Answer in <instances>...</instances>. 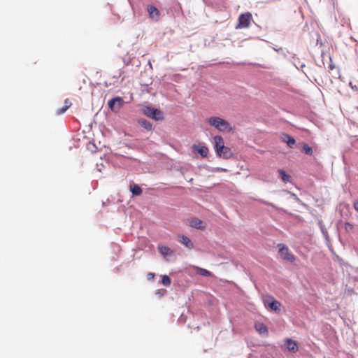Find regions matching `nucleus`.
<instances>
[{"instance_id":"423d86ee","label":"nucleus","mask_w":358,"mask_h":358,"mask_svg":"<svg viewBox=\"0 0 358 358\" xmlns=\"http://www.w3.org/2000/svg\"><path fill=\"white\" fill-rule=\"evenodd\" d=\"M252 20V15L250 13H245L241 14L238 17V23L236 26V29L247 28L250 24Z\"/></svg>"},{"instance_id":"5701e85b","label":"nucleus","mask_w":358,"mask_h":358,"mask_svg":"<svg viewBox=\"0 0 358 358\" xmlns=\"http://www.w3.org/2000/svg\"><path fill=\"white\" fill-rule=\"evenodd\" d=\"M345 229H346L347 231H348V230H352V229H353V226H352V224H350V223L347 222V223H345Z\"/></svg>"},{"instance_id":"6e6552de","label":"nucleus","mask_w":358,"mask_h":358,"mask_svg":"<svg viewBox=\"0 0 358 358\" xmlns=\"http://www.w3.org/2000/svg\"><path fill=\"white\" fill-rule=\"evenodd\" d=\"M189 225L198 229H203L206 228V224L202 220L195 217L189 220Z\"/></svg>"},{"instance_id":"f257e3e1","label":"nucleus","mask_w":358,"mask_h":358,"mask_svg":"<svg viewBox=\"0 0 358 358\" xmlns=\"http://www.w3.org/2000/svg\"><path fill=\"white\" fill-rule=\"evenodd\" d=\"M214 149L217 155L223 159H230L233 157V152L231 148L224 145V139L221 136L213 137Z\"/></svg>"},{"instance_id":"dca6fc26","label":"nucleus","mask_w":358,"mask_h":358,"mask_svg":"<svg viewBox=\"0 0 358 358\" xmlns=\"http://www.w3.org/2000/svg\"><path fill=\"white\" fill-rule=\"evenodd\" d=\"M289 148H293L296 143L295 139L289 135H285L283 139Z\"/></svg>"},{"instance_id":"aec40b11","label":"nucleus","mask_w":358,"mask_h":358,"mask_svg":"<svg viewBox=\"0 0 358 358\" xmlns=\"http://www.w3.org/2000/svg\"><path fill=\"white\" fill-rule=\"evenodd\" d=\"M278 173L281 177V179L285 182H289V179H290V176L287 174L285 173V171L282 170V169H280L278 170Z\"/></svg>"},{"instance_id":"a211bd4d","label":"nucleus","mask_w":358,"mask_h":358,"mask_svg":"<svg viewBox=\"0 0 358 358\" xmlns=\"http://www.w3.org/2000/svg\"><path fill=\"white\" fill-rule=\"evenodd\" d=\"M131 191L134 195H140L142 193L141 188L138 185L131 186Z\"/></svg>"},{"instance_id":"9d476101","label":"nucleus","mask_w":358,"mask_h":358,"mask_svg":"<svg viewBox=\"0 0 358 358\" xmlns=\"http://www.w3.org/2000/svg\"><path fill=\"white\" fill-rule=\"evenodd\" d=\"M193 149L195 150L203 157H206L209 152V150L206 146L194 145Z\"/></svg>"},{"instance_id":"9b49d317","label":"nucleus","mask_w":358,"mask_h":358,"mask_svg":"<svg viewBox=\"0 0 358 358\" xmlns=\"http://www.w3.org/2000/svg\"><path fill=\"white\" fill-rule=\"evenodd\" d=\"M148 12L149 13L150 17L152 18H158L159 16V10L154 6L149 5L147 7Z\"/></svg>"},{"instance_id":"4be33fe9","label":"nucleus","mask_w":358,"mask_h":358,"mask_svg":"<svg viewBox=\"0 0 358 358\" xmlns=\"http://www.w3.org/2000/svg\"><path fill=\"white\" fill-rule=\"evenodd\" d=\"M162 282L165 286H169L171 285V279L168 275H164L162 278Z\"/></svg>"},{"instance_id":"0eeeda50","label":"nucleus","mask_w":358,"mask_h":358,"mask_svg":"<svg viewBox=\"0 0 358 358\" xmlns=\"http://www.w3.org/2000/svg\"><path fill=\"white\" fill-rule=\"evenodd\" d=\"M285 344L286 345V347L289 351L294 353L298 352L299 346L296 341L291 338H287L285 340Z\"/></svg>"},{"instance_id":"f3484780","label":"nucleus","mask_w":358,"mask_h":358,"mask_svg":"<svg viewBox=\"0 0 358 358\" xmlns=\"http://www.w3.org/2000/svg\"><path fill=\"white\" fill-rule=\"evenodd\" d=\"M268 306L273 310L276 311L280 309V303L275 299H272L271 302H268Z\"/></svg>"},{"instance_id":"6ab92c4d","label":"nucleus","mask_w":358,"mask_h":358,"mask_svg":"<svg viewBox=\"0 0 358 358\" xmlns=\"http://www.w3.org/2000/svg\"><path fill=\"white\" fill-rule=\"evenodd\" d=\"M159 250L164 256H167L171 253V249L167 246H159Z\"/></svg>"},{"instance_id":"7ed1b4c3","label":"nucleus","mask_w":358,"mask_h":358,"mask_svg":"<svg viewBox=\"0 0 358 358\" xmlns=\"http://www.w3.org/2000/svg\"><path fill=\"white\" fill-rule=\"evenodd\" d=\"M142 112L145 116L157 121L164 119L162 111L151 106H143L142 107Z\"/></svg>"},{"instance_id":"39448f33","label":"nucleus","mask_w":358,"mask_h":358,"mask_svg":"<svg viewBox=\"0 0 358 358\" xmlns=\"http://www.w3.org/2000/svg\"><path fill=\"white\" fill-rule=\"evenodd\" d=\"M124 103L123 99L120 96H115L108 102L109 108L113 112H118Z\"/></svg>"},{"instance_id":"393cba45","label":"nucleus","mask_w":358,"mask_h":358,"mask_svg":"<svg viewBox=\"0 0 358 358\" xmlns=\"http://www.w3.org/2000/svg\"><path fill=\"white\" fill-rule=\"evenodd\" d=\"M354 208L358 211V201H356L353 203Z\"/></svg>"},{"instance_id":"f03ea898","label":"nucleus","mask_w":358,"mask_h":358,"mask_svg":"<svg viewBox=\"0 0 358 358\" xmlns=\"http://www.w3.org/2000/svg\"><path fill=\"white\" fill-rule=\"evenodd\" d=\"M206 122L220 132L229 133L233 130V127L228 121L217 116L210 117L206 120Z\"/></svg>"},{"instance_id":"412c9836","label":"nucleus","mask_w":358,"mask_h":358,"mask_svg":"<svg viewBox=\"0 0 358 358\" xmlns=\"http://www.w3.org/2000/svg\"><path fill=\"white\" fill-rule=\"evenodd\" d=\"M302 150L306 154L310 156L313 155V149L311 147H310L307 143H303L302 145Z\"/></svg>"},{"instance_id":"b1692460","label":"nucleus","mask_w":358,"mask_h":358,"mask_svg":"<svg viewBox=\"0 0 358 358\" xmlns=\"http://www.w3.org/2000/svg\"><path fill=\"white\" fill-rule=\"evenodd\" d=\"M155 278V273H149L148 275H147V278L148 280H153Z\"/></svg>"},{"instance_id":"f8f14e48","label":"nucleus","mask_w":358,"mask_h":358,"mask_svg":"<svg viewBox=\"0 0 358 358\" xmlns=\"http://www.w3.org/2000/svg\"><path fill=\"white\" fill-rule=\"evenodd\" d=\"M255 329L261 334H267L268 329L266 326L262 322H257L255 325Z\"/></svg>"},{"instance_id":"20e7f679","label":"nucleus","mask_w":358,"mask_h":358,"mask_svg":"<svg viewBox=\"0 0 358 358\" xmlns=\"http://www.w3.org/2000/svg\"><path fill=\"white\" fill-rule=\"evenodd\" d=\"M278 247V253L282 259L291 263L295 261L294 255L289 252V250L287 245L284 244H279Z\"/></svg>"},{"instance_id":"bb28decb","label":"nucleus","mask_w":358,"mask_h":358,"mask_svg":"<svg viewBox=\"0 0 358 358\" xmlns=\"http://www.w3.org/2000/svg\"><path fill=\"white\" fill-rule=\"evenodd\" d=\"M357 110H358V107H357Z\"/></svg>"},{"instance_id":"4468645a","label":"nucleus","mask_w":358,"mask_h":358,"mask_svg":"<svg viewBox=\"0 0 358 358\" xmlns=\"http://www.w3.org/2000/svg\"><path fill=\"white\" fill-rule=\"evenodd\" d=\"M194 269H195V273L197 275L206 276V277L211 276V273L205 268L196 266V267H194Z\"/></svg>"},{"instance_id":"2eb2a0df","label":"nucleus","mask_w":358,"mask_h":358,"mask_svg":"<svg viewBox=\"0 0 358 358\" xmlns=\"http://www.w3.org/2000/svg\"><path fill=\"white\" fill-rule=\"evenodd\" d=\"M138 124L148 131H151L152 129V124L145 119L139 120Z\"/></svg>"},{"instance_id":"a878e982","label":"nucleus","mask_w":358,"mask_h":358,"mask_svg":"<svg viewBox=\"0 0 358 358\" xmlns=\"http://www.w3.org/2000/svg\"><path fill=\"white\" fill-rule=\"evenodd\" d=\"M280 50H282V48H280L279 49L275 48V50H276L277 52H278Z\"/></svg>"},{"instance_id":"ddd939ff","label":"nucleus","mask_w":358,"mask_h":358,"mask_svg":"<svg viewBox=\"0 0 358 358\" xmlns=\"http://www.w3.org/2000/svg\"><path fill=\"white\" fill-rule=\"evenodd\" d=\"M71 106V102L70 101V100L69 99H66L64 101V106L62 108L58 109L55 112L56 115H59L63 114L64 113H65L67 110V109Z\"/></svg>"},{"instance_id":"1a4fd4ad","label":"nucleus","mask_w":358,"mask_h":358,"mask_svg":"<svg viewBox=\"0 0 358 358\" xmlns=\"http://www.w3.org/2000/svg\"><path fill=\"white\" fill-rule=\"evenodd\" d=\"M177 240L189 249H192L194 248V244L191 240L185 235H178Z\"/></svg>"}]
</instances>
